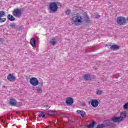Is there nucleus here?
<instances>
[{
	"label": "nucleus",
	"mask_w": 128,
	"mask_h": 128,
	"mask_svg": "<svg viewBox=\"0 0 128 128\" xmlns=\"http://www.w3.org/2000/svg\"><path fill=\"white\" fill-rule=\"evenodd\" d=\"M94 18H100V16L98 14H96V15H94Z\"/></svg>",
	"instance_id": "nucleus-28"
},
{
	"label": "nucleus",
	"mask_w": 128,
	"mask_h": 128,
	"mask_svg": "<svg viewBox=\"0 0 128 128\" xmlns=\"http://www.w3.org/2000/svg\"><path fill=\"white\" fill-rule=\"evenodd\" d=\"M30 42L31 46H32L33 48H36V40L34 39V38H32L30 39Z\"/></svg>",
	"instance_id": "nucleus-17"
},
{
	"label": "nucleus",
	"mask_w": 128,
	"mask_h": 128,
	"mask_svg": "<svg viewBox=\"0 0 128 128\" xmlns=\"http://www.w3.org/2000/svg\"><path fill=\"white\" fill-rule=\"evenodd\" d=\"M103 124H104V128H114V123L112 122V121H110V120H106L104 121Z\"/></svg>",
	"instance_id": "nucleus-5"
},
{
	"label": "nucleus",
	"mask_w": 128,
	"mask_h": 128,
	"mask_svg": "<svg viewBox=\"0 0 128 128\" xmlns=\"http://www.w3.org/2000/svg\"><path fill=\"white\" fill-rule=\"evenodd\" d=\"M102 91L100 90H98L96 92V94H98V96H100V94H102Z\"/></svg>",
	"instance_id": "nucleus-25"
},
{
	"label": "nucleus",
	"mask_w": 128,
	"mask_h": 128,
	"mask_svg": "<svg viewBox=\"0 0 128 128\" xmlns=\"http://www.w3.org/2000/svg\"><path fill=\"white\" fill-rule=\"evenodd\" d=\"M66 14H70V10L68 9L66 11Z\"/></svg>",
	"instance_id": "nucleus-29"
},
{
	"label": "nucleus",
	"mask_w": 128,
	"mask_h": 128,
	"mask_svg": "<svg viewBox=\"0 0 128 128\" xmlns=\"http://www.w3.org/2000/svg\"><path fill=\"white\" fill-rule=\"evenodd\" d=\"M22 14V10L20 8L14 9L13 11V15L16 18H20Z\"/></svg>",
	"instance_id": "nucleus-7"
},
{
	"label": "nucleus",
	"mask_w": 128,
	"mask_h": 128,
	"mask_svg": "<svg viewBox=\"0 0 128 128\" xmlns=\"http://www.w3.org/2000/svg\"><path fill=\"white\" fill-rule=\"evenodd\" d=\"M0 120H2V118H0Z\"/></svg>",
	"instance_id": "nucleus-34"
},
{
	"label": "nucleus",
	"mask_w": 128,
	"mask_h": 128,
	"mask_svg": "<svg viewBox=\"0 0 128 128\" xmlns=\"http://www.w3.org/2000/svg\"><path fill=\"white\" fill-rule=\"evenodd\" d=\"M44 108H48V105H45V106H44Z\"/></svg>",
	"instance_id": "nucleus-30"
},
{
	"label": "nucleus",
	"mask_w": 128,
	"mask_h": 128,
	"mask_svg": "<svg viewBox=\"0 0 128 128\" xmlns=\"http://www.w3.org/2000/svg\"><path fill=\"white\" fill-rule=\"evenodd\" d=\"M2 88H6V86H3Z\"/></svg>",
	"instance_id": "nucleus-32"
},
{
	"label": "nucleus",
	"mask_w": 128,
	"mask_h": 128,
	"mask_svg": "<svg viewBox=\"0 0 128 128\" xmlns=\"http://www.w3.org/2000/svg\"><path fill=\"white\" fill-rule=\"evenodd\" d=\"M7 80L9 82H14L16 80V76L13 74H10L7 76Z\"/></svg>",
	"instance_id": "nucleus-9"
},
{
	"label": "nucleus",
	"mask_w": 128,
	"mask_h": 128,
	"mask_svg": "<svg viewBox=\"0 0 128 128\" xmlns=\"http://www.w3.org/2000/svg\"><path fill=\"white\" fill-rule=\"evenodd\" d=\"M10 26L12 28H16V24H14V23L10 24Z\"/></svg>",
	"instance_id": "nucleus-23"
},
{
	"label": "nucleus",
	"mask_w": 128,
	"mask_h": 128,
	"mask_svg": "<svg viewBox=\"0 0 128 128\" xmlns=\"http://www.w3.org/2000/svg\"><path fill=\"white\" fill-rule=\"evenodd\" d=\"M7 18L8 20H10V22H14L16 20V18H14V17L11 14H8Z\"/></svg>",
	"instance_id": "nucleus-15"
},
{
	"label": "nucleus",
	"mask_w": 128,
	"mask_h": 128,
	"mask_svg": "<svg viewBox=\"0 0 128 128\" xmlns=\"http://www.w3.org/2000/svg\"><path fill=\"white\" fill-rule=\"evenodd\" d=\"M126 118V112L124 111L120 113V116H114L112 118V120L114 122H122L124 118Z\"/></svg>",
	"instance_id": "nucleus-2"
},
{
	"label": "nucleus",
	"mask_w": 128,
	"mask_h": 128,
	"mask_svg": "<svg viewBox=\"0 0 128 128\" xmlns=\"http://www.w3.org/2000/svg\"><path fill=\"white\" fill-rule=\"evenodd\" d=\"M96 124V122H94V121H93L91 124L87 125V128H94V124Z\"/></svg>",
	"instance_id": "nucleus-20"
},
{
	"label": "nucleus",
	"mask_w": 128,
	"mask_h": 128,
	"mask_svg": "<svg viewBox=\"0 0 128 128\" xmlns=\"http://www.w3.org/2000/svg\"><path fill=\"white\" fill-rule=\"evenodd\" d=\"M104 128V126L103 124H98L96 127V128Z\"/></svg>",
	"instance_id": "nucleus-26"
},
{
	"label": "nucleus",
	"mask_w": 128,
	"mask_h": 128,
	"mask_svg": "<svg viewBox=\"0 0 128 128\" xmlns=\"http://www.w3.org/2000/svg\"><path fill=\"white\" fill-rule=\"evenodd\" d=\"M126 20H128V16L126 18Z\"/></svg>",
	"instance_id": "nucleus-33"
},
{
	"label": "nucleus",
	"mask_w": 128,
	"mask_h": 128,
	"mask_svg": "<svg viewBox=\"0 0 128 128\" xmlns=\"http://www.w3.org/2000/svg\"><path fill=\"white\" fill-rule=\"evenodd\" d=\"M76 114H80L81 116H86V112L84 110H78Z\"/></svg>",
	"instance_id": "nucleus-13"
},
{
	"label": "nucleus",
	"mask_w": 128,
	"mask_h": 128,
	"mask_svg": "<svg viewBox=\"0 0 128 128\" xmlns=\"http://www.w3.org/2000/svg\"><path fill=\"white\" fill-rule=\"evenodd\" d=\"M116 22L119 26H124L126 24V20L124 17L118 16L116 18Z\"/></svg>",
	"instance_id": "nucleus-3"
},
{
	"label": "nucleus",
	"mask_w": 128,
	"mask_h": 128,
	"mask_svg": "<svg viewBox=\"0 0 128 128\" xmlns=\"http://www.w3.org/2000/svg\"><path fill=\"white\" fill-rule=\"evenodd\" d=\"M40 118H46V114H44V112H41L40 114L38 115Z\"/></svg>",
	"instance_id": "nucleus-24"
},
{
	"label": "nucleus",
	"mask_w": 128,
	"mask_h": 128,
	"mask_svg": "<svg viewBox=\"0 0 128 128\" xmlns=\"http://www.w3.org/2000/svg\"><path fill=\"white\" fill-rule=\"evenodd\" d=\"M50 42L51 44H52V46H54L58 44V41H56L54 38H53L51 39V40Z\"/></svg>",
	"instance_id": "nucleus-16"
},
{
	"label": "nucleus",
	"mask_w": 128,
	"mask_h": 128,
	"mask_svg": "<svg viewBox=\"0 0 128 128\" xmlns=\"http://www.w3.org/2000/svg\"><path fill=\"white\" fill-rule=\"evenodd\" d=\"M110 48L112 50H117L120 48V46L118 45L114 44L110 46Z\"/></svg>",
	"instance_id": "nucleus-14"
},
{
	"label": "nucleus",
	"mask_w": 128,
	"mask_h": 128,
	"mask_svg": "<svg viewBox=\"0 0 128 128\" xmlns=\"http://www.w3.org/2000/svg\"><path fill=\"white\" fill-rule=\"evenodd\" d=\"M66 104L68 106H72L74 104V100L72 98H68L66 100Z\"/></svg>",
	"instance_id": "nucleus-11"
},
{
	"label": "nucleus",
	"mask_w": 128,
	"mask_h": 128,
	"mask_svg": "<svg viewBox=\"0 0 128 128\" xmlns=\"http://www.w3.org/2000/svg\"><path fill=\"white\" fill-rule=\"evenodd\" d=\"M49 8L52 12H54L58 10V6L56 2H53L50 4Z\"/></svg>",
	"instance_id": "nucleus-4"
},
{
	"label": "nucleus",
	"mask_w": 128,
	"mask_h": 128,
	"mask_svg": "<svg viewBox=\"0 0 128 128\" xmlns=\"http://www.w3.org/2000/svg\"><path fill=\"white\" fill-rule=\"evenodd\" d=\"M85 22L86 24L90 23V17H88V16L86 15L85 17Z\"/></svg>",
	"instance_id": "nucleus-21"
},
{
	"label": "nucleus",
	"mask_w": 128,
	"mask_h": 128,
	"mask_svg": "<svg viewBox=\"0 0 128 128\" xmlns=\"http://www.w3.org/2000/svg\"><path fill=\"white\" fill-rule=\"evenodd\" d=\"M40 86H42L44 83H42V82L41 83H40Z\"/></svg>",
	"instance_id": "nucleus-31"
},
{
	"label": "nucleus",
	"mask_w": 128,
	"mask_h": 128,
	"mask_svg": "<svg viewBox=\"0 0 128 128\" xmlns=\"http://www.w3.org/2000/svg\"><path fill=\"white\" fill-rule=\"evenodd\" d=\"M82 77L85 80H92V77H90V74H83Z\"/></svg>",
	"instance_id": "nucleus-12"
},
{
	"label": "nucleus",
	"mask_w": 128,
	"mask_h": 128,
	"mask_svg": "<svg viewBox=\"0 0 128 128\" xmlns=\"http://www.w3.org/2000/svg\"><path fill=\"white\" fill-rule=\"evenodd\" d=\"M71 20L76 26H80L84 22V18L80 15H74L72 18Z\"/></svg>",
	"instance_id": "nucleus-1"
},
{
	"label": "nucleus",
	"mask_w": 128,
	"mask_h": 128,
	"mask_svg": "<svg viewBox=\"0 0 128 128\" xmlns=\"http://www.w3.org/2000/svg\"><path fill=\"white\" fill-rule=\"evenodd\" d=\"M10 106H16V101L14 99H10Z\"/></svg>",
	"instance_id": "nucleus-19"
},
{
	"label": "nucleus",
	"mask_w": 128,
	"mask_h": 128,
	"mask_svg": "<svg viewBox=\"0 0 128 128\" xmlns=\"http://www.w3.org/2000/svg\"><path fill=\"white\" fill-rule=\"evenodd\" d=\"M124 110H128V103H126L124 104V105L123 106Z\"/></svg>",
	"instance_id": "nucleus-27"
},
{
	"label": "nucleus",
	"mask_w": 128,
	"mask_h": 128,
	"mask_svg": "<svg viewBox=\"0 0 128 128\" xmlns=\"http://www.w3.org/2000/svg\"><path fill=\"white\" fill-rule=\"evenodd\" d=\"M6 16V12L4 11H0V22H4L6 20V18H2Z\"/></svg>",
	"instance_id": "nucleus-8"
},
{
	"label": "nucleus",
	"mask_w": 128,
	"mask_h": 128,
	"mask_svg": "<svg viewBox=\"0 0 128 128\" xmlns=\"http://www.w3.org/2000/svg\"><path fill=\"white\" fill-rule=\"evenodd\" d=\"M19 104H20V103H19Z\"/></svg>",
	"instance_id": "nucleus-35"
},
{
	"label": "nucleus",
	"mask_w": 128,
	"mask_h": 128,
	"mask_svg": "<svg viewBox=\"0 0 128 128\" xmlns=\"http://www.w3.org/2000/svg\"><path fill=\"white\" fill-rule=\"evenodd\" d=\"M48 114H49V116H54V110L48 111Z\"/></svg>",
	"instance_id": "nucleus-22"
},
{
	"label": "nucleus",
	"mask_w": 128,
	"mask_h": 128,
	"mask_svg": "<svg viewBox=\"0 0 128 128\" xmlns=\"http://www.w3.org/2000/svg\"><path fill=\"white\" fill-rule=\"evenodd\" d=\"M91 106H93V108H96L98 106V100H97L91 99Z\"/></svg>",
	"instance_id": "nucleus-10"
},
{
	"label": "nucleus",
	"mask_w": 128,
	"mask_h": 128,
	"mask_svg": "<svg viewBox=\"0 0 128 128\" xmlns=\"http://www.w3.org/2000/svg\"><path fill=\"white\" fill-rule=\"evenodd\" d=\"M30 82L32 86H38L40 82L37 78L32 77L30 78Z\"/></svg>",
	"instance_id": "nucleus-6"
},
{
	"label": "nucleus",
	"mask_w": 128,
	"mask_h": 128,
	"mask_svg": "<svg viewBox=\"0 0 128 128\" xmlns=\"http://www.w3.org/2000/svg\"><path fill=\"white\" fill-rule=\"evenodd\" d=\"M36 94H42V90L39 86H36Z\"/></svg>",
	"instance_id": "nucleus-18"
}]
</instances>
